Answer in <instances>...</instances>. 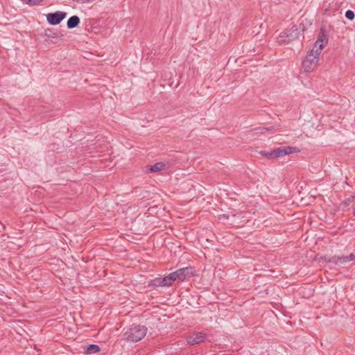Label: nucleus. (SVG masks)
I'll return each instance as SVG.
<instances>
[{
  "label": "nucleus",
  "instance_id": "nucleus-1",
  "mask_svg": "<svg viewBox=\"0 0 355 355\" xmlns=\"http://www.w3.org/2000/svg\"><path fill=\"white\" fill-rule=\"evenodd\" d=\"M306 29L307 26L304 23H300L299 25L293 24L291 28L286 29L282 32L279 35V38H281L282 41L284 42L285 39H287L288 42L298 40L300 36L304 39V32Z\"/></svg>",
  "mask_w": 355,
  "mask_h": 355
},
{
  "label": "nucleus",
  "instance_id": "nucleus-2",
  "mask_svg": "<svg viewBox=\"0 0 355 355\" xmlns=\"http://www.w3.org/2000/svg\"><path fill=\"white\" fill-rule=\"evenodd\" d=\"M148 329L144 325H132L123 334L124 340L128 342L137 343L143 339L147 334Z\"/></svg>",
  "mask_w": 355,
  "mask_h": 355
},
{
  "label": "nucleus",
  "instance_id": "nucleus-3",
  "mask_svg": "<svg viewBox=\"0 0 355 355\" xmlns=\"http://www.w3.org/2000/svg\"><path fill=\"white\" fill-rule=\"evenodd\" d=\"M177 276L178 273H175V272H171L164 277H157L151 280L149 286L154 287L171 286L173 282L177 280Z\"/></svg>",
  "mask_w": 355,
  "mask_h": 355
},
{
  "label": "nucleus",
  "instance_id": "nucleus-4",
  "mask_svg": "<svg viewBox=\"0 0 355 355\" xmlns=\"http://www.w3.org/2000/svg\"><path fill=\"white\" fill-rule=\"evenodd\" d=\"M318 58L313 53H308L302 61V66L306 72L313 71L317 67Z\"/></svg>",
  "mask_w": 355,
  "mask_h": 355
},
{
  "label": "nucleus",
  "instance_id": "nucleus-5",
  "mask_svg": "<svg viewBox=\"0 0 355 355\" xmlns=\"http://www.w3.org/2000/svg\"><path fill=\"white\" fill-rule=\"evenodd\" d=\"M46 20L51 25H58L67 16V13L62 11L50 12L46 15Z\"/></svg>",
  "mask_w": 355,
  "mask_h": 355
},
{
  "label": "nucleus",
  "instance_id": "nucleus-6",
  "mask_svg": "<svg viewBox=\"0 0 355 355\" xmlns=\"http://www.w3.org/2000/svg\"><path fill=\"white\" fill-rule=\"evenodd\" d=\"M175 272V273H178V276L176 277L177 280L183 282L186 279L193 277L195 275L196 270L193 267L188 266L180 268Z\"/></svg>",
  "mask_w": 355,
  "mask_h": 355
},
{
  "label": "nucleus",
  "instance_id": "nucleus-7",
  "mask_svg": "<svg viewBox=\"0 0 355 355\" xmlns=\"http://www.w3.org/2000/svg\"><path fill=\"white\" fill-rule=\"evenodd\" d=\"M295 152H297L296 148L289 146H283L272 150L274 158L282 157Z\"/></svg>",
  "mask_w": 355,
  "mask_h": 355
},
{
  "label": "nucleus",
  "instance_id": "nucleus-8",
  "mask_svg": "<svg viewBox=\"0 0 355 355\" xmlns=\"http://www.w3.org/2000/svg\"><path fill=\"white\" fill-rule=\"evenodd\" d=\"M206 339V334L203 332H194L187 338V343L194 345L203 342Z\"/></svg>",
  "mask_w": 355,
  "mask_h": 355
},
{
  "label": "nucleus",
  "instance_id": "nucleus-9",
  "mask_svg": "<svg viewBox=\"0 0 355 355\" xmlns=\"http://www.w3.org/2000/svg\"><path fill=\"white\" fill-rule=\"evenodd\" d=\"M328 42V36L326 34V31L324 27H322L320 30V33L318 34V40L315 42V46L320 44H323V46L325 45Z\"/></svg>",
  "mask_w": 355,
  "mask_h": 355
},
{
  "label": "nucleus",
  "instance_id": "nucleus-10",
  "mask_svg": "<svg viewBox=\"0 0 355 355\" xmlns=\"http://www.w3.org/2000/svg\"><path fill=\"white\" fill-rule=\"evenodd\" d=\"M84 349V352L86 354H92L99 352L101 351V348L98 345L96 344H90L87 345L83 346Z\"/></svg>",
  "mask_w": 355,
  "mask_h": 355
},
{
  "label": "nucleus",
  "instance_id": "nucleus-11",
  "mask_svg": "<svg viewBox=\"0 0 355 355\" xmlns=\"http://www.w3.org/2000/svg\"><path fill=\"white\" fill-rule=\"evenodd\" d=\"M148 170L150 173L159 172L166 168V164L163 162H157L153 165L148 166Z\"/></svg>",
  "mask_w": 355,
  "mask_h": 355
},
{
  "label": "nucleus",
  "instance_id": "nucleus-12",
  "mask_svg": "<svg viewBox=\"0 0 355 355\" xmlns=\"http://www.w3.org/2000/svg\"><path fill=\"white\" fill-rule=\"evenodd\" d=\"M80 24V18L77 15H73L69 18L67 22V27L69 29H72L78 26Z\"/></svg>",
  "mask_w": 355,
  "mask_h": 355
},
{
  "label": "nucleus",
  "instance_id": "nucleus-13",
  "mask_svg": "<svg viewBox=\"0 0 355 355\" xmlns=\"http://www.w3.org/2000/svg\"><path fill=\"white\" fill-rule=\"evenodd\" d=\"M331 261H333V263L336 265H344L345 263L348 262V258L347 256H332V258L331 259Z\"/></svg>",
  "mask_w": 355,
  "mask_h": 355
},
{
  "label": "nucleus",
  "instance_id": "nucleus-14",
  "mask_svg": "<svg viewBox=\"0 0 355 355\" xmlns=\"http://www.w3.org/2000/svg\"><path fill=\"white\" fill-rule=\"evenodd\" d=\"M44 35L48 38L55 39L59 37L58 31L55 32L52 28H46L44 30Z\"/></svg>",
  "mask_w": 355,
  "mask_h": 355
},
{
  "label": "nucleus",
  "instance_id": "nucleus-15",
  "mask_svg": "<svg viewBox=\"0 0 355 355\" xmlns=\"http://www.w3.org/2000/svg\"><path fill=\"white\" fill-rule=\"evenodd\" d=\"M324 47V46H323V44H318L316 45V47L315 44L313 48L309 53H313V55L318 58V55L320 54L321 51L323 49Z\"/></svg>",
  "mask_w": 355,
  "mask_h": 355
},
{
  "label": "nucleus",
  "instance_id": "nucleus-16",
  "mask_svg": "<svg viewBox=\"0 0 355 355\" xmlns=\"http://www.w3.org/2000/svg\"><path fill=\"white\" fill-rule=\"evenodd\" d=\"M25 3L33 6H38L40 5L43 0H21Z\"/></svg>",
  "mask_w": 355,
  "mask_h": 355
},
{
  "label": "nucleus",
  "instance_id": "nucleus-17",
  "mask_svg": "<svg viewBox=\"0 0 355 355\" xmlns=\"http://www.w3.org/2000/svg\"><path fill=\"white\" fill-rule=\"evenodd\" d=\"M259 154L269 159L274 158L272 150H271L270 151L261 150L259 152Z\"/></svg>",
  "mask_w": 355,
  "mask_h": 355
},
{
  "label": "nucleus",
  "instance_id": "nucleus-18",
  "mask_svg": "<svg viewBox=\"0 0 355 355\" xmlns=\"http://www.w3.org/2000/svg\"><path fill=\"white\" fill-rule=\"evenodd\" d=\"M345 17L349 20H353L355 17V14L354 11L351 10H347L345 12Z\"/></svg>",
  "mask_w": 355,
  "mask_h": 355
},
{
  "label": "nucleus",
  "instance_id": "nucleus-19",
  "mask_svg": "<svg viewBox=\"0 0 355 355\" xmlns=\"http://www.w3.org/2000/svg\"><path fill=\"white\" fill-rule=\"evenodd\" d=\"M331 258H332V256L331 257L324 256L322 257V259L327 263H333V261L331 260Z\"/></svg>",
  "mask_w": 355,
  "mask_h": 355
},
{
  "label": "nucleus",
  "instance_id": "nucleus-20",
  "mask_svg": "<svg viewBox=\"0 0 355 355\" xmlns=\"http://www.w3.org/2000/svg\"><path fill=\"white\" fill-rule=\"evenodd\" d=\"M272 127H270V128H264V127H263V128H257V130H259V131H260V132H263V131H268V130H272Z\"/></svg>",
  "mask_w": 355,
  "mask_h": 355
},
{
  "label": "nucleus",
  "instance_id": "nucleus-21",
  "mask_svg": "<svg viewBox=\"0 0 355 355\" xmlns=\"http://www.w3.org/2000/svg\"><path fill=\"white\" fill-rule=\"evenodd\" d=\"M236 216V214H232V215H227V214H223L220 218L229 219L230 217L234 218Z\"/></svg>",
  "mask_w": 355,
  "mask_h": 355
},
{
  "label": "nucleus",
  "instance_id": "nucleus-22",
  "mask_svg": "<svg viewBox=\"0 0 355 355\" xmlns=\"http://www.w3.org/2000/svg\"><path fill=\"white\" fill-rule=\"evenodd\" d=\"M348 262L350 261H355V254L351 253L349 256H347Z\"/></svg>",
  "mask_w": 355,
  "mask_h": 355
},
{
  "label": "nucleus",
  "instance_id": "nucleus-23",
  "mask_svg": "<svg viewBox=\"0 0 355 355\" xmlns=\"http://www.w3.org/2000/svg\"><path fill=\"white\" fill-rule=\"evenodd\" d=\"M355 198V196H352L350 198L347 199L349 202L353 201Z\"/></svg>",
  "mask_w": 355,
  "mask_h": 355
},
{
  "label": "nucleus",
  "instance_id": "nucleus-24",
  "mask_svg": "<svg viewBox=\"0 0 355 355\" xmlns=\"http://www.w3.org/2000/svg\"><path fill=\"white\" fill-rule=\"evenodd\" d=\"M90 0H81L80 2L84 3H87V2H89Z\"/></svg>",
  "mask_w": 355,
  "mask_h": 355
},
{
  "label": "nucleus",
  "instance_id": "nucleus-25",
  "mask_svg": "<svg viewBox=\"0 0 355 355\" xmlns=\"http://www.w3.org/2000/svg\"><path fill=\"white\" fill-rule=\"evenodd\" d=\"M353 213H354V216H355V208L354 209V211H353Z\"/></svg>",
  "mask_w": 355,
  "mask_h": 355
}]
</instances>
